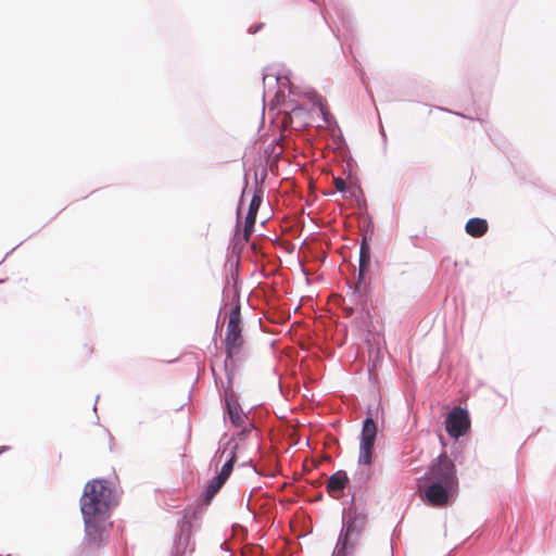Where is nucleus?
<instances>
[{
  "label": "nucleus",
  "instance_id": "nucleus-21",
  "mask_svg": "<svg viewBox=\"0 0 556 556\" xmlns=\"http://www.w3.org/2000/svg\"><path fill=\"white\" fill-rule=\"evenodd\" d=\"M262 28H263V24H262V23H260V24H257V25H256V26H254V27H250V28H249V33H251V34H255V33H257L258 30H261Z\"/></svg>",
  "mask_w": 556,
  "mask_h": 556
},
{
  "label": "nucleus",
  "instance_id": "nucleus-1",
  "mask_svg": "<svg viewBox=\"0 0 556 556\" xmlns=\"http://www.w3.org/2000/svg\"><path fill=\"white\" fill-rule=\"evenodd\" d=\"M117 504L116 495L104 479L89 481L80 498V510L85 523V541L93 548L105 540L111 508Z\"/></svg>",
  "mask_w": 556,
  "mask_h": 556
},
{
  "label": "nucleus",
  "instance_id": "nucleus-23",
  "mask_svg": "<svg viewBox=\"0 0 556 556\" xmlns=\"http://www.w3.org/2000/svg\"><path fill=\"white\" fill-rule=\"evenodd\" d=\"M352 313H353V308L352 307L348 308V314L351 315Z\"/></svg>",
  "mask_w": 556,
  "mask_h": 556
},
{
  "label": "nucleus",
  "instance_id": "nucleus-11",
  "mask_svg": "<svg viewBox=\"0 0 556 556\" xmlns=\"http://www.w3.org/2000/svg\"><path fill=\"white\" fill-rule=\"evenodd\" d=\"M262 195H263L262 190H258V192H255L254 195L251 199V202H250V205H249V211L247 213L245 220H244V229H243V231H244L245 240H248L249 237L254 231L256 214H257V211H258V208L261 206V203H262Z\"/></svg>",
  "mask_w": 556,
  "mask_h": 556
},
{
  "label": "nucleus",
  "instance_id": "nucleus-10",
  "mask_svg": "<svg viewBox=\"0 0 556 556\" xmlns=\"http://www.w3.org/2000/svg\"><path fill=\"white\" fill-rule=\"evenodd\" d=\"M240 428L241 430L238 431L235 435L228 438L227 434H224L220 438L214 459L220 462L225 457L228 448L231 450L235 443H238L239 445L243 443L254 429V425L251 421H245Z\"/></svg>",
  "mask_w": 556,
  "mask_h": 556
},
{
  "label": "nucleus",
  "instance_id": "nucleus-7",
  "mask_svg": "<svg viewBox=\"0 0 556 556\" xmlns=\"http://www.w3.org/2000/svg\"><path fill=\"white\" fill-rule=\"evenodd\" d=\"M192 523L184 518L179 522V531L174 538V544L169 556H191L194 543L191 541Z\"/></svg>",
  "mask_w": 556,
  "mask_h": 556
},
{
  "label": "nucleus",
  "instance_id": "nucleus-3",
  "mask_svg": "<svg viewBox=\"0 0 556 556\" xmlns=\"http://www.w3.org/2000/svg\"><path fill=\"white\" fill-rule=\"evenodd\" d=\"M342 526L331 556H353L366 530L368 515L365 509L353 506L342 510Z\"/></svg>",
  "mask_w": 556,
  "mask_h": 556
},
{
  "label": "nucleus",
  "instance_id": "nucleus-16",
  "mask_svg": "<svg viewBox=\"0 0 556 556\" xmlns=\"http://www.w3.org/2000/svg\"><path fill=\"white\" fill-rule=\"evenodd\" d=\"M226 481L219 478L218 476H215L207 484L206 489L204 490L202 496L204 501L207 503L211 502V500L215 496V494L220 490V488L224 485Z\"/></svg>",
  "mask_w": 556,
  "mask_h": 556
},
{
  "label": "nucleus",
  "instance_id": "nucleus-19",
  "mask_svg": "<svg viewBox=\"0 0 556 556\" xmlns=\"http://www.w3.org/2000/svg\"><path fill=\"white\" fill-rule=\"evenodd\" d=\"M314 104L318 105L319 112L321 113V115L324 117V121L329 124L330 123V117H329L327 111L323 106L321 98H318L317 101L314 102Z\"/></svg>",
  "mask_w": 556,
  "mask_h": 556
},
{
  "label": "nucleus",
  "instance_id": "nucleus-15",
  "mask_svg": "<svg viewBox=\"0 0 556 556\" xmlns=\"http://www.w3.org/2000/svg\"><path fill=\"white\" fill-rule=\"evenodd\" d=\"M238 450H239V444L235 443L232 445L231 450L229 451V453L225 454L226 462H225V464L223 465L220 471L217 475L219 478H222L225 481L228 480V478L230 477V475L232 472L233 464L236 462V455H237V451Z\"/></svg>",
  "mask_w": 556,
  "mask_h": 556
},
{
  "label": "nucleus",
  "instance_id": "nucleus-22",
  "mask_svg": "<svg viewBox=\"0 0 556 556\" xmlns=\"http://www.w3.org/2000/svg\"><path fill=\"white\" fill-rule=\"evenodd\" d=\"M239 218H240V206L238 207V212H237V220L239 222Z\"/></svg>",
  "mask_w": 556,
  "mask_h": 556
},
{
  "label": "nucleus",
  "instance_id": "nucleus-6",
  "mask_svg": "<svg viewBox=\"0 0 556 556\" xmlns=\"http://www.w3.org/2000/svg\"><path fill=\"white\" fill-rule=\"evenodd\" d=\"M370 265V244L367 241V238L364 237L361 242L359 247V269H358V276L357 281L352 288L350 286V289H352V296L355 304H365L366 303V295L363 291V282L365 280L366 274L368 271Z\"/></svg>",
  "mask_w": 556,
  "mask_h": 556
},
{
  "label": "nucleus",
  "instance_id": "nucleus-12",
  "mask_svg": "<svg viewBox=\"0 0 556 556\" xmlns=\"http://www.w3.org/2000/svg\"><path fill=\"white\" fill-rule=\"evenodd\" d=\"M350 479L344 470L332 473L327 481V491L333 498H339L344 489L349 485Z\"/></svg>",
  "mask_w": 556,
  "mask_h": 556
},
{
  "label": "nucleus",
  "instance_id": "nucleus-20",
  "mask_svg": "<svg viewBox=\"0 0 556 556\" xmlns=\"http://www.w3.org/2000/svg\"><path fill=\"white\" fill-rule=\"evenodd\" d=\"M334 186H336L337 191H339L341 193H344L346 191V184L343 178H340V177L336 178Z\"/></svg>",
  "mask_w": 556,
  "mask_h": 556
},
{
  "label": "nucleus",
  "instance_id": "nucleus-13",
  "mask_svg": "<svg viewBox=\"0 0 556 556\" xmlns=\"http://www.w3.org/2000/svg\"><path fill=\"white\" fill-rule=\"evenodd\" d=\"M268 78H274L279 86V90L276 93V98L279 101L280 97H283L282 89L288 88L289 94H294L293 86L290 81V71H283L280 73L264 74L263 81L265 83Z\"/></svg>",
  "mask_w": 556,
  "mask_h": 556
},
{
  "label": "nucleus",
  "instance_id": "nucleus-8",
  "mask_svg": "<svg viewBox=\"0 0 556 556\" xmlns=\"http://www.w3.org/2000/svg\"><path fill=\"white\" fill-rule=\"evenodd\" d=\"M223 399L225 404V414L228 416L232 426L241 427L245 421H249L248 415L242 412L240 404L231 390V380L229 377L228 386L224 390Z\"/></svg>",
  "mask_w": 556,
  "mask_h": 556
},
{
  "label": "nucleus",
  "instance_id": "nucleus-5",
  "mask_svg": "<svg viewBox=\"0 0 556 556\" xmlns=\"http://www.w3.org/2000/svg\"><path fill=\"white\" fill-rule=\"evenodd\" d=\"M377 424L375 422L371 412L363 421L359 443L358 465L369 466L372 459V450L377 435Z\"/></svg>",
  "mask_w": 556,
  "mask_h": 556
},
{
  "label": "nucleus",
  "instance_id": "nucleus-17",
  "mask_svg": "<svg viewBox=\"0 0 556 556\" xmlns=\"http://www.w3.org/2000/svg\"><path fill=\"white\" fill-rule=\"evenodd\" d=\"M283 105L291 123L293 122V118L301 117L305 114V110L302 108V105L295 104L291 99L288 101L283 100Z\"/></svg>",
  "mask_w": 556,
  "mask_h": 556
},
{
  "label": "nucleus",
  "instance_id": "nucleus-14",
  "mask_svg": "<svg viewBox=\"0 0 556 556\" xmlns=\"http://www.w3.org/2000/svg\"><path fill=\"white\" fill-rule=\"evenodd\" d=\"M465 229L471 237L479 238L488 231V223L485 219L473 217L467 222Z\"/></svg>",
  "mask_w": 556,
  "mask_h": 556
},
{
  "label": "nucleus",
  "instance_id": "nucleus-24",
  "mask_svg": "<svg viewBox=\"0 0 556 556\" xmlns=\"http://www.w3.org/2000/svg\"><path fill=\"white\" fill-rule=\"evenodd\" d=\"M8 448H9V447H7V446L1 447V448H0V454H1L3 451L8 450Z\"/></svg>",
  "mask_w": 556,
  "mask_h": 556
},
{
  "label": "nucleus",
  "instance_id": "nucleus-9",
  "mask_svg": "<svg viewBox=\"0 0 556 556\" xmlns=\"http://www.w3.org/2000/svg\"><path fill=\"white\" fill-rule=\"evenodd\" d=\"M469 415L462 407H454L445 419V429L455 439L463 437L469 429Z\"/></svg>",
  "mask_w": 556,
  "mask_h": 556
},
{
  "label": "nucleus",
  "instance_id": "nucleus-4",
  "mask_svg": "<svg viewBox=\"0 0 556 556\" xmlns=\"http://www.w3.org/2000/svg\"><path fill=\"white\" fill-rule=\"evenodd\" d=\"M243 344L242 328H241V306L240 301L237 300L236 304L229 313L227 324V331L225 336L226 348V363L240 353Z\"/></svg>",
  "mask_w": 556,
  "mask_h": 556
},
{
  "label": "nucleus",
  "instance_id": "nucleus-18",
  "mask_svg": "<svg viewBox=\"0 0 556 556\" xmlns=\"http://www.w3.org/2000/svg\"><path fill=\"white\" fill-rule=\"evenodd\" d=\"M353 475V482L361 489L370 477V469L368 466L362 465Z\"/></svg>",
  "mask_w": 556,
  "mask_h": 556
},
{
  "label": "nucleus",
  "instance_id": "nucleus-2",
  "mask_svg": "<svg viewBox=\"0 0 556 556\" xmlns=\"http://www.w3.org/2000/svg\"><path fill=\"white\" fill-rule=\"evenodd\" d=\"M456 486V468L445 454L438 456L418 480L420 497L434 507L447 505L454 496Z\"/></svg>",
  "mask_w": 556,
  "mask_h": 556
}]
</instances>
